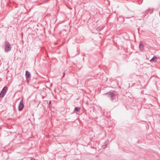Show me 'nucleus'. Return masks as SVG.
I'll list each match as a JSON object with an SVG mask.
<instances>
[{"label": "nucleus", "mask_w": 160, "mask_h": 160, "mask_svg": "<svg viewBox=\"0 0 160 160\" xmlns=\"http://www.w3.org/2000/svg\"><path fill=\"white\" fill-rule=\"evenodd\" d=\"M157 59V57L155 56H154L153 57V58L150 60V61L152 62V61H154V62H156V60Z\"/></svg>", "instance_id": "nucleus-7"}, {"label": "nucleus", "mask_w": 160, "mask_h": 160, "mask_svg": "<svg viewBox=\"0 0 160 160\" xmlns=\"http://www.w3.org/2000/svg\"><path fill=\"white\" fill-rule=\"evenodd\" d=\"M81 108L79 107H76L74 109V111L76 113H77V112H79L80 111Z\"/></svg>", "instance_id": "nucleus-8"}, {"label": "nucleus", "mask_w": 160, "mask_h": 160, "mask_svg": "<svg viewBox=\"0 0 160 160\" xmlns=\"http://www.w3.org/2000/svg\"><path fill=\"white\" fill-rule=\"evenodd\" d=\"M139 48L140 50H143V45L140 43L139 45Z\"/></svg>", "instance_id": "nucleus-9"}, {"label": "nucleus", "mask_w": 160, "mask_h": 160, "mask_svg": "<svg viewBox=\"0 0 160 160\" xmlns=\"http://www.w3.org/2000/svg\"><path fill=\"white\" fill-rule=\"evenodd\" d=\"M153 12V9H149L148 10H146L144 13V16L145 17L149 13H150V14H152Z\"/></svg>", "instance_id": "nucleus-5"}, {"label": "nucleus", "mask_w": 160, "mask_h": 160, "mask_svg": "<svg viewBox=\"0 0 160 160\" xmlns=\"http://www.w3.org/2000/svg\"><path fill=\"white\" fill-rule=\"evenodd\" d=\"M24 106L23 104V100L22 99L20 101L19 104V106L18 107V110L19 111H21L23 109Z\"/></svg>", "instance_id": "nucleus-4"}, {"label": "nucleus", "mask_w": 160, "mask_h": 160, "mask_svg": "<svg viewBox=\"0 0 160 160\" xmlns=\"http://www.w3.org/2000/svg\"><path fill=\"white\" fill-rule=\"evenodd\" d=\"M65 75V72H64L63 73V75L62 78H63L64 77Z\"/></svg>", "instance_id": "nucleus-11"}, {"label": "nucleus", "mask_w": 160, "mask_h": 160, "mask_svg": "<svg viewBox=\"0 0 160 160\" xmlns=\"http://www.w3.org/2000/svg\"><path fill=\"white\" fill-rule=\"evenodd\" d=\"M105 146H106L108 144V142H105L104 143Z\"/></svg>", "instance_id": "nucleus-10"}, {"label": "nucleus", "mask_w": 160, "mask_h": 160, "mask_svg": "<svg viewBox=\"0 0 160 160\" xmlns=\"http://www.w3.org/2000/svg\"><path fill=\"white\" fill-rule=\"evenodd\" d=\"M8 90L7 87H4L3 88L0 93V98H2L7 93Z\"/></svg>", "instance_id": "nucleus-2"}, {"label": "nucleus", "mask_w": 160, "mask_h": 160, "mask_svg": "<svg viewBox=\"0 0 160 160\" xmlns=\"http://www.w3.org/2000/svg\"><path fill=\"white\" fill-rule=\"evenodd\" d=\"M51 103V101H50L49 102V104H50Z\"/></svg>", "instance_id": "nucleus-12"}, {"label": "nucleus", "mask_w": 160, "mask_h": 160, "mask_svg": "<svg viewBox=\"0 0 160 160\" xmlns=\"http://www.w3.org/2000/svg\"><path fill=\"white\" fill-rule=\"evenodd\" d=\"M104 94H107L109 98H111V100L113 102H115L117 101L118 98L117 95L115 93V92H110L108 93H105Z\"/></svg>", "instance_id": "nucleus-1"}, {"label": "nucleus", "mask_w": 160, "mask_h": 160, "mask_svg": "<svg viewBox=\"0 0 160 160\" xmlns=\"http://www.w3.org/2000/svg\"><path fill=\"white\" fill-rule=\"evenodd\" d=\"M25 76L27 81L28 79L29 80H30V78H31V74L30 72L28 71H26Z\"/></svg>", "instance_id": "nucleus-6"}, {"label": "nucleus", "mask_w": 160, "mask_h": 160, "mask_svg": "<svg viewBox=\"0 0 160 160\" xmlns=\"http://www.w3.org/2000/svg\"><path fill=\"white\" fill-rule=\"evenodd\" d=\"M11 49V47L10 46V44L7 41L5 42V52H8L10 51Z\"/></svg>", "instance_id": "nucleus-3"}]
</instances>
